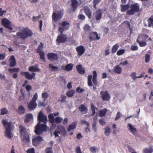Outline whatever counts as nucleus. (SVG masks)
<instances>
[{
    "mask_svg": "<svg viewBox=\"0 0 153 153\" xmlns=\"http://www.w3.org/2000/svg\"><path fill=\"white\" fill-rule=\"evenodd\" d=\"M37 119L39 122L35 127L34 132L36 135H39L47 129L46 125L45 124H41V122L45 123H46L47 117L41 111L39 113Z\"/></svg>",
    "mask_w": 153,
    "mask_h": 153,
    "instance_id": "obj_1",
    "label": "nucleus"
},
{
    "mask_svg": "<svg viewBox=\"0 0 153 153\" xmlns=\"http://www.w3.org/2000/svg\"><path fill=\"white\" fill-rule=\"evenodd\" d=\"M28 70L33 72L31 74L28 72L22 71L20 72V74L24 76L27 79L32 80L35 77L36 74L34 72L39 71L40 69L38 68L37 66H32L29 68Z\"/></svg>",
    "mask_w": 153,
    "mask_h": 153,
    "instance_id": "obj_2",
    "label": "nucleus"
},
{
    "mask_svg": "<svg viewBox=\"0 0 153 153\" xmlns=\"http://www.w3.org/2000/svg\"><path fill=\"white\" fill-rule=\"evenodd\" d=\"M32 31L27 27L24 28L20 32H18L16 36L23 40L31 37L33 35Z\"/></svg>",
    "mask_w": 153,
    "mask_h": 153,
    "instance_id": "obj_3",
    "label": "nucleus"
},
{
    "mask_svg": "<svg viewBox=\"0 0 153 153\" xmlns=\"http://www.w3.org/2000/svg\"><path fill=\"white\" fill-rule=\"evenodd\" d=\"M2 123L6 129L5 134L6 136L10 139L12 138L13 136H11V123L7 122V121L5 120L2 121Z\"/></svg>",
    "mask_w": 153,
    "mask_h": 153,
    "instance_id": "obj_4",
    "label": "nucleus"
},
{
    "mask_svg": "<svg viewBox=\"0 0 153 153\" xmlns=\"http://www.w3.org/2000/svg\"><path fill=\"white\" fill-rule=\"evenodd\" d=\"M130 9L128 10L127 14L128 15H133L140 11V6L138 3H136L131 5Z\"/></svg>",
    "mask_w": 153,
    "mask_h": 153,
    "instance_id": "obj_5",
    "label": "nucleus"
},
{
    "mask_svg": "<svg viewBox=\"0 0 153 153\" xmlns=\"http://www.w3.org/2000/svg\"><path fill=\"white\" fill-rule=\"evenodd\" d=\"M67 40V34H64L63 33H60L58 35L56 38V42L59 44L64 43Z\"/></svg>",
    "mask_w": 153,
    "mask_h": 153,
    "instance_id": "obj_6",
    "label": "nucleus"
},
{
    "mask_svg": "<svg viewBox=\"0 0 153 153\" xmlns=\"http://www.w3.org/2000/svg\"><path fill=\"white\" fill-rule=\"evenodd\" d=\"M61 25V26L58 28V31L60 33H63L64 31L68 30L70 26V23L65 21L62 22Z\"/></svg>",
    "mask_w": 153,
    "mask_h": 153,
    "instance_id": "obj_7",
    "label": "nucleus"
},
{
    "mask_svg": "<svg viewBox=\"0 0 153 153\" xmlns=\"http://www.w3.org/2000/svg\"><path fill=\"white\" fill-rule=\"evenodd\" d=\"M49 122L51 123H54V122L57 124L60 123L63 120V119L59 117H57L54 119V117L53 114H50L48 116Z\"/></svg>",
    "mask_w": 153,
    "mask_h": 153,
    "instance_id": "obj_8",
    "label": "nucleus"
},
{
    "mask_svg": "<svg viewBox=\"0 0 153 153\" xmlns=\"http://www.w3.org/2000/svg\"><path fill=\"white\" fill-rule=\"evenodd\" d=\"M1 23L4 27L10 30H13V28L11 25V22L6 18H4L1 21Z\"/></svg>",
    "mask_w": 153,
    "mask_h": 153,
    "instance_id": "obj_9",
    "label": "nucleus"
},
{
    "mask_svg": "<svg viewBox=\"0 0 153 153\" xmlns=\"http://www.w3.org/2000/svg\"><path fill=\"white\" fill-rule=\"evenodd\" d=\"M43 140L42 137L39 136L34 137L32 138V143L34 146H37Z\"/></svg>",
    "mask_w": 153,
    "mask_h": 153,
    "instance_id": "obj_10",
    "label": "nucleus"
},
{
    "mask_svg": "<svg viewBox=\"0 0 153 153\" xmlns=\"http://www.w3.org/2000/svg\"><path fill=\"white\" fill-rule=\"evenodd\" d=\"M63 15V13L61 11H58L57 13H53L52 15V20L56 22L62 18Z\"/></svg>",
    "mask_w": 153,
    "mask_h": 153,
    "instance_id": "obj_11",
    "label": "nucleus"
},
{
    "mask_svg": "<svg viewBox=\"0 0 153 153\" xmlns=\"http://www.w3.org/2000/svg\"><path fill=\"white\" fill-rule=\"evenodd\" d=\"M89 38L91 41H94L99 40L100 37L97 32H92L90 33Z\"/></svg>",
    "mask_w": 153,
    "mask_h": 153,
    "instance_id": "obj_12",
    "label": "nucleus"
},
{
    "mask_svg": "<svg viewBox=\"0 0 153 153\" xmlns=\"http://www.w3.org/2000/svg\"><path fill=\"white\" fill-rule=\"evenodd\" d=\"M100 94L103 100L108 101L110 98V96L107 91H102L100 92Z\"/></svg>",
    "mask_w": 153,
    "mask_h": 153,
    "instance_id": "obj_13",
    "label": "nucleus"
},
{
    "mask_svg": "<svg viewBox=\"0 0 153 153\" xmlns=\"http://www.w3.org/2000/svg\"><path fill=\"white\" fill-rule=\"evenodd\" d=\"M48 59L51 60H57L58 59V55L56 53H48L47 54Z\"/></svg>",
    "mask_w": 153,
    "mask_h": 153,
    "instance_id": "obj_14",
    "label": "nucleus"
},
{
    "mask_svg": "<svg viewBox=\"0 0 153 153\" xmlns=\"http://www.w3.org/2000/svg\"><path fill=\"white\" fill-rule=\"evenodd\" d=\"M84 11L85 15L88 17L89 19H91L92 11L87 6H85L84 7Z\"/></svg>",
    "mask_w": 153,
    "mask_h": 153,
    "instance_id": "obj_15",
    "label": "nucleus"
},
{
    "mask_svg": "<svg viewBox=\"0 0 153 153\" xmlns=\"http://www.w3.org/2000/svg\"><path fill=\"white\" fill-rule=\"evenodd\" d=\"M56 130L58 131L59 134L62 135L66 134V133L65 128L62 125L58 126L56 127Z\"/></svg>",
    "mask_w": 153,
    "mask_h": 153,
    "instance_id": "obj_16",
    "label": "nucleus"
},
{
    "mask_svg": "<svg viewBox=\"0 0 153 153\" xmlns=\"http://www.w3.org/2000/svg\"><path fill=\"white\" fill-rule=\"evenodd\" d=\"M76 49L78 55L79 56H82L84 53L85 51V48L82 45H80L76 47Z\"/></svg>",
    "mask_w": 153,
    "mask_h": 153,
    "instance_id": "obj_17",
    "label": "nucleus"
},
{
    "mask_svg": "<svg viewBox=\"0 0 153 153\" xmlns=\"http://www.w3.org/2000/svg\"><path fill=\"white\" fill-rule=\"evenodd\" d=\"M93 14L95 15L96 20L100 22V20L101 19L102 16V13L101 10L100 9H99L95 13H94Z\"/></svg>",
    "mask_w": 153,
    "mask_h": 153,
    "instance_id": "obj_18",
    "label": "nucleus"
},
{
    "mask_svg": "<svg viewBox=\"0 0 153 153\" xmlns=\"http://www.w3.org/2000/svg\"><path fill=\"white\" fill-rule=\"evenodd\" d=\"M10 66L11 67H13L16 65V59L13 55H12L9 60Z\"/></svg>",
    "mask_w": 153,
    "mask_h": 153,
    "instance_id": "obj_19",
    "label": "nucleus"
},
{
    "mask_svg": "<svg viewBox=\"0 0 153 153\" xmlns=\"http://www.w3.org/2000/svg\"><path fill=\"white\" fill-rule=\"evenodd\" d=\"M76 68L79 74H83L85 73V71L84 68L80 64L77 65Z\"/></svg>",
    "mask_w": 153,
    "mask_h": 153,
    "instance_id": "obj_20",
    "label": "nucleus"
},
{
    "mask_svg": "<svg viewBox=\"0 0 153 153\" xmlns=\"http://www.w3.org/2000/svg\"><path fill=\"white\" fill-rule=\"evenodd\" d=\"M37 104L36 102L30 101L28 104V108L30 110H34L37 107Z\"/></svg>",
    "mask_w": 153,
    "mask_h": 153,
    "instance_id": "obj_21",
    "label": "nucleus"
},
{
    "mask_svg": "<svg viewBox=\"0 0 153 153\" xmlns=\"http://www.w3.org/2000/svg\"><path fill=\"white\" fill-rule=\"evenodd\" d=\"M79 111L83 114L86 113L88 111L87 107L83 104H81L79 107Z\"/></svg>",
    "mask_w": 153,
    "mask_h": 153,
    "instance_id": "obj_22",
    "label": "nucleus"
},
{
    "mask_svg": "<svg viewBox=\"0 0 153 153\" xmlns=\"http://www.w3.org/2000/svg\"><path fill=\"white\" fill-rule=\"evenodd\" d=\"M128 126L129 127L130 132L134 135H135L137 133V129L133 127L132 126L130 123L128 124Z\"/></svg>",
    "mask_w": 153,
    "mask_h": 153,
    "instance_id": "obj_23",
    "label": "nucleus"
},
{
    "mask_svg": "<svg viewBox=\"0 0 153 153\" xmlns=\"http://www.w3.org/2000/svg\"><path fill=\"white\" fill-rule=\"evenodd\" d=\"M19 127L20 129V134L21 135H22L23 134H25L27 133L26 129L24 126L20 125Z\"/></svg>",
    "mask_w": 153,
    "mask_h": 153,
    "instance_id": "obj_24",
    "label": "nucleus"
},
{
    "mask_svg": "<svg viewBox=\"0 0 153 153\" xmlns=\"http://www.w3.org/2000/svg\"><path fill=\"white\" fill-rule=\"evenodd\" d=\"M78 4V2L76 0H72L71 7L74 12L76 10Z\"/></svg>",
    "mask_w": 153,
    "mask_h": 153,
    "instance_id": "obj_25",
    "label": "nucleus"
},
{
    "mask_svg": "<svg viewBox=\"0 0 153 153\" xmlns=\"http://www.w3.org/2000/svg\"><path fill=\"white\" fill-rule=\"evenodd\" d=\"M73 65L70 63L67 65L65 67L62 66L61 68L64 70L69 71H71L73 68Z\"/></svg>",
    "mask_w": 153,
    "mask_h": 153,
    "instance_id": "obj_26",
    "label": "nucleus"
},
{
    "mask_svg": "<svg viewBox=\"0 0 153 153\" xmlns=\"http://www.w3.org/2000/svg\"><path fill=\"white\" fill-rule=\"evenodd\" d=\"M114 71L116 74H120L122 72V68L119 65H117L113 68Z\"/></svg>",
    "mask_w": 153,
    "mask_h": 153,
    "instance_id": "obj_27",
    "label": "nucleus"
},
{
    "mask_svg": "<svg viewBox=\"0 0 153 153\" xmlns=\"http://www.w3.org/2000/svg\"><path fill=\"white\" fill-rule=\"evenodd\" d=\"M33 119V115L32 114H28L26 115L25 122L27 123Z\"/></svg>",
    "mask_w": 153,
    "mask_h": 153,
    "instance_id": "obj_28",
    "label": "nucleus"
},
{
    "mask_svg": "<svg viewBox=\"0 0 153 153\" xmlns=\"http://www.w3.org/2000/svg\"><path fill=\"white\" fill-rule=\"evenodd\" d=\"M77 122L76 121L73 122L71 125H70L67 129V131L68 132L70 131L71 130L74 129L76 126Z\"/></svg>",
    "mask_w": 153,
    "mask_h": 153,
    "instance_id": "obj_29",
    "label": "nucleus"
},
{
    "mask_svg": "<svg viewBox=\"0 0 153 153\" xmlns=\"http://www.w3.org/2000/svg\"><path fill=\"white\" fill-rule=\"evenodd\" d=\"M22 141L23 142L27 143H28L29 142L30 137L27 133L24 134Z\"/></svg>",
    "mask_w": 153,
    "mask_h": 153,
    "instance_id": "obj_30",
    "label": "nucleus"
},
{
    "mask_svg": "<svg viewBox=\"0 0 153 153\" xmlns=\"http://www.w3.org/2000/svg\"><path fill=\"white\" fill-rule=\"evenodd\" d=\"M17 112L20 114H24L25 112V108L22 105H21L18 108Z\"/></svg>",
    "mask_w": 153,
    "mask_h": 153,
    "instance_id": "obj_31",
    "label": "nucleus"
},
{
    "mask_svg": "<svg viewBox=\"0 0 153 153\" xmlns=\"http://www.w3.org/2000/svg\"><path fill=\"white\" fill-rule=\"evenodd\" d=\"M107 112V109L105 108L100 110L99 112V116L100 117H102L105 116Z\"/></svg>",
    "mask_w": 153,
    "mask_h": 153,
    "instance_id": "obj_32",
    "label": "nucleus"
},
{
    "mask_svg": "<svg viewBox=\"0 0 153 153\" xmlns=\"http://www.w3.org/2000/svg\"><path fill=\"white\" fill-rule=\"evenodd\" d=\"M121 11L123 12H125L129 8V5L127 4L125 5H121Z\"/></svg>",
    "mask_w": 153,
    "mask_h": 153,
    "instance_id": "obj_33",
    "label": "nucleus"
},
{
    "mask_svg": "<svg viewBox=\"0 0 153 153\" xmlns=\"http://www.w3.org/2000/svg\"><path fill=\"white\" fill-rule=\"evenodd\" d=\"M149 27H153V16H152L150 17L147 20Z\"/></svg>",
    "mask_w": 153,
    "mask_h": 153,
    "instance_id": "obj_34",
    "label": "nucleus"
},
{
    "mask_svg": "<svg viewBox=\"0 0 153 153\" xmlns=\"http://www.w3.org/2000/svg\"><path fill=\"white\" fill-rule=\"evenodd\" d=\"M104 134L105 136H109L111 132V128L109 126H107L105 128Z\"/></svg>",
    "mask_w": 153,
    "mask_h": 153,
    "instance_id": "obj_35",
    "label": "nucleus"
},
{
    "mask_svg": "<svg viewBox=\"0 0 153 153\" xmlns=\"http://www.w3.org/2000/svg\"><path fill=\"white\" fill-rule=\"evenodd\" d=\"M75 93V91L73 90H70L68 91L66 93L67 96L69 97H72Z\"/></svg>",
    "mask_w": 153,
    "mask_h": 153,
    "instance_id": "obj_36",
    "label": "nucleus"
},
{
    "mask_svg": "<svg viewBox=\"0 0 153 153\" xmlns=\"http://www.w3.org/2000/svg\"><path fill=\"white\" fill-rule=\"evenodd\" d=\"M40 56V58L41 59L43 60L44 62H45V54L44 52L43 51H40L39 52H38Z\"/></svg>",
    "mask_w": 153,
    "mask_h": 153,
    "instance_id": "obj_37",
    "label": "nucleus"
},
{
    "mask_svg": "<svg viewBox=\"0 0 153 153\" xmlns=\"http://www.w3.org/2000/svg\"><path fill=\"white\" fill-rule=\"evenodd\" d=\"M119 47V46L117 43L115 44L113 46L111 50L112 52L113 53H115L118 49Z\"/></svg>",
    "mask_w": 153,
    "mask_h": 153,
    "instance_id": "obj_38",
    "label": "nucleus"
},
{
    "mask_svg": "<svg viewBox=\"0 0 153 153\" xmlns=\"http://www.w3.org/2000/svg\"><path fill=\"white\" fill-rule=\"evenodd\" d=\"M145 41V39L142 35H139L137 38V42H138Z\"/></svg>",
    "mask_w": 153,
    "mask_h": 153,
    "instance_id": "obj_39",
    "label": "nucleus"
},
{
    "mask_svg": "<svg viewBox=\"0 0 153 153\" xmlns=\"http://www.w3.org/2000/svg\"><path fill=\"white\" fill-rule=\"evenodd\" d=\"M92 77V76L91 75H89L88 77V85L90 86H93V84L91 82Z\"/></svg>",
    "mask_w": 153,
    "mask_h": 153,
    "instance_id": "obj_40",
    "label": "nucleus"
},
{
    "mask_svg": "<svg viewBox=\"0 0 153 153\" xmlns=\"http://www.w3.org/2000/svg\"><path fill=\"white\" fill-rule=\"evenodd\" d=\"M8 71L11 73L16 72H19L20 71V69L18 68H10L8 69Z\"/></svg>",
    "mask_w": 153,
    "mask_h": 153,
    "instance_id": "obj_41",
    "label": "nucleus"
},
{
    "mask_svg": "<svg viewBox=\"0 0 153 153\" xmlns=\"http://www.w3.org/2000/svg\"><path fill=\"white\" fill-rule=\"evenodd\" d=\"M101 1V0H94L93 3L94 5V7L95 9H96L97 7V6L99 4Z\"/></svg>",
    "mask_w": 153,
    "mask_h": 153,
    "instance_id": "obj_42",
    "label": "nucleus"
},
{
    "mask_svg": "<svg viewBox=\"0 0 153 153\" xmlns=\"http://www.w3.org/2000/svg\"><path fill=\"white\" fill-rule=\"evenodd\" d=\"M153 149L151 147L146 148L144 150V153H152L153 152Z\"/></svg>",
    "mask_w": 153,
    "mask_h": 153,
    "instance_id": "obj_43",
    "label": "nucleus"
},
{
    "mask_svg": "<svg viewBox=\"0 0 153 153\" xmlns=\"http://www.w3.org/2000/svg\"><path fill=\"white\" fill-rule=\"evenodd\" d=\"M49 67L51 68V70L52 71H56L58 70L57 66H53L51 64H49Z\"/></svg>",
    "mask_w": 153,
    "mask_h": 153,
    "instance_id": "obj_44",
    "label": "nucleus"
},
{
    "mask_svg": "<svg viewBox=\"0 0 153 153\" xmlns=\"http://www.w3.org/2000/svg\"><path fill=\"white\" fill-rule=\"evenodd\" d=\"M48 94L47 92H44L42 94V98L44 99V100L45 101L46 100L47 98L48 97Z\"/></svg>",
    "mask_w": 153,
    "mask_h": 153,
    "instance_id": "obj_45",
    "label": "nucleus"
},
{
    "mask_svg": "<svg viewBox=\"0 0 153 153\" xmlns=\"http://www.w3.org/2000/svg\"><path fill=\"white\" fill-rule=\"evenodd\" d=\"M8 112L7 110L5 108H3L1 110V115H4L7 114Z\"/></svg>",
    "mask_w": 153,
    "mask_h": 153,
    "instance_id": "obj_46",
    "label": "nucleus"
},
{
    "mask_svg": "<svg viewBox=\"0 0 153 153\" xmlns=\"http://www.w3.org/2000/svg\"><path fill=\"white\" fill-rule=\"evenodd\" d=\"M43 48V44L42 43H41V44L39 45L37 49V53L40 52L41 51H43L42 50Z\"/></svg>",
    "mask_w": 153,
    "mask_h": 153,
    "instance_id": "obj_47",
    "label": "nucleus"
},
{
    "mask_svg": "<svg viewBox=\"0 0 153 153\" xmlns=\"http://www.w3.org/2000/svg\"><path fill=\"white\" fill-rule=\"evenodd\" d=\"M91 109L92 111V115H94L96 113L95 109H96V108L92 104H91ZM96 109H97V108H96Z\"/></svg>",
    "mask_w": 153,
    "mask_h": 153,
    "instance_id": "obj_48",
    "label": "nucleus"
},
{
    "mask_svg": "<svg viewBox=\"0 0 153 153\" xmlns=\"http://www.w3.org/2000/svg\"><path fill=\"white\" fill-rule=\"evenodd\" d=\"M125 52L124 49L119 50L117 53V54L118 56L121 55L123 54Z\"/></svg>",
    "mask_w": 153,
    "mask_h": 153,
    "instance_id": "obj_49",
    "label": "nucleus"
},
{
    "mask_svg": "<svg viewBox=\"0 0 153 153\" xmlns=\"http://www.w3.org/2000/svg\"><path fill=\"white\" fill-rule=\"evenodd\" d=\"M150 55L149 54H147L145 55V61L146 63H148L150 61Z\"/></svg>",
    "mask_w": 153,
    "mask_h": 153,
    "instance_id": "obj_50",
    "label": "nucleus"
},
{
    "mask_svg": "<svg viewBox=\"0 0 153 153\" xmlns=\"http://www.w3.org/2000/svg\"><path fill=\"white\" fill-rule=\"evenodd\" d=\"M137 43L139 44L140 46L141 47H144L146 46L147 45V43L145 41L141 42H139Z\"/></svg>",
    "mask_w": 153,
    "mask_h": 153,
    "instance_id": "obj_51",
    "label": "nucleus"
},
{
    "mask_svg": "<svg viewBox=\"0 0 153 153\" xmlns=\"http://www.w3.org/2000/svg\"><path fill=\"white\" fill-rule=\"evenodd\" d=\"M97 147L95 146L91 147L90 148L89 150L92 153H95L97 150Z\"/></svg>",
    "mask_w": 153,
    "mask_h": 153,
    "instance_id": "obj_52",
    "label": "nucleus"
},
{
    "mask_svg": "<svg viewBox=\"0 0 153 153\" xmlns=\"http://www.w3.org/2000/svg\"><path fill=\"white\" fill-rule=\"evenodd\" d=\"M38 95L37 93H36L33 96L32 98V100L31 101H33L34 102H36V100H37L38 98Z\"/></svg>",
    "mask_w": 153,
    "mask_h": 153,
    "instance_id": "obj_53",
    "label": "nucleus"
},
{
    "mask_svg": "<svg viewBox=\"0 0 153 153\" xmlns=\"http://www.w3.org/2000/svg\"><path fill=\"white\" fill-rule=\"evenodd\" d=\"M85 90L84 89L81 88L80 87H78L76 89V91L79 93H81L84 92Z\"/></svg>",
    "mask_w": 153,
    "mask_h": 153,
    "instance_id": "obj_54",
    "label": "nucleus"
},
{
    "mask_svg": "<svg viewBox=\"0 0 153 153\" xmlns=\"http://www.w3.org/2000/svg\"><path fill=\"white\" fill-rule=\"evenodd\" d=\"M124 22L125 24L127 25L128 28H129L130 30V33H131L132 31V27H131V25L130 23L128 21H126Z\"/></svg>",
    "mask_w": 153,
    "mask_h": 153,
    "instance_id": "obj_55",
    "label": "nucleus"
},
{
    "mask_svg": "<svg viewBox=\"0 0 153 153\" xmlns=\"http://www.w3.org/2000/svg\"><path fill=\"white\" fill-rule=\"evenodd\" d=\"M81 124H86L87 127H89V126H90L89 123L88 122H87V121H86L85 120H82L81 122Z\"/></svg>",
    "mask_w": 153,
    "mask_h": 153,
    "instance_id": "obj_56",
    "label": "nucleus"
},
{
    "mask_svg": "<svg viewBox=\"0 0 153 153\" xmlns=\"http://www.w3.org/2000/svg\"><path fill=\"white\" fill-rule=\"evenodd\" d=\"M67 97L66 96L63 95L62 94L61 95V100H60V101H61L62 102H65V99Z\"/></svg>",
    "mask_w": 153,
    "mask_h": 153,
    "instance_id": "obj_57",
    "label": "nucleus"
},
{
    "mask_svg": "<svg viewBox=\"0 0 153 153\" xmlns=\"http://www.w3.org/2000/svg\"><path fill=\"white\" fill-rule=\"evenodd\" d=\"M136 74L135 72L132 73L130 75V76L131 78L133 79L134 80H135L137 78L136 77Z\"/></svg>",
    "mask_w": 153,
    "mask_h": 153,
    "instance_id": "obj_58",
    "label": "nucleus"
},
{
    "mask_svg": "<svg viewBox=\"0 0 153 153\" xmlns=\"http://www.w3.org/2000/svg\"><path fill=\"white\" fill-rule=\"evenodd\" d=\"M91 27L88 25H86L84 27V30L85 31H88L90 30Z\"/></svg>",
    "mask_w": 153,
    "mask_h": 153,
    "instance_id": "obj_59",
    "label": "nucleus"
},
{
    "mask_svg": "<svg viewBox=\"0 0 153 153\" xmlns=\"http://www.w3.org/2000/svg\"><path fill=\"white\" fill-rule=\"evenodd\" d=\"M27 153H35L34 148H30L27 149Z\"/></svg>",
    "mask_w": 153,
    "mask_h": 153,
    "instance_id": "obj_60",
    "label": "nucleus"
},
{
    "mask_svg": "<svg viewBox=\"0 0 153 153\" xmlns=\"http://www.w3.org/2000/svg\"><path fill=\"white\" fill-rule=\"evenodd\" d=\"M41 16L39 15L37 16H33V20L32 21L33 22H35L37 20H38L40 18Z\"/></svg>",
    "mask_w": 153,
    "mask_h": 153,
    "instance_id": "obj_61",
    "label": "nucleus"
},
{
    "mask_svg": "<svg viewBox=\"0 0 153 153\" xmlns=\"http://www.w3.org/2000/svg\"><path fill=\"white\" fill-rule=\"evenodd\" d=\"M78 18L80 20H84L85 19V16L83 15L79 14L78 16Z\"/></svg>",
    "mask_w": 153,
    "mask_h": 153,
    "instance_id": "obj_62",
    "label": "nucleus"
},
{
    "mask_svg": "<svg viewBox=\"0 0 153 153\" xmlns=\"http://www.w3.org/2000/svg\"><path fill=\"white\" fill-rule=\"evenodd\" d=\"M46 153H53L51 147L47 148L46 149Z\"/></svg>",
    "mask_w": 153,
    "mask_h": 153,
    "instance_id": "obj_63",
    "label": "nucleus"
},
{
    "mask_svg": "<svg viewBox=\"0 0 153 153\" xmlns=\"http://www.w3.org/2000/svg\"><path fill=\"white\" fill-rule=\"evenodd\" d=\"M76 153H82L79 146H78L76 147Z\"/></svg>",
    "mask_w": 153,
    "mask_h": 153,
    "instance_id": "obj_64",
    "label": "nucleus"
}]
</instances>
